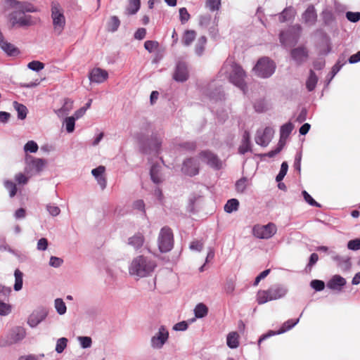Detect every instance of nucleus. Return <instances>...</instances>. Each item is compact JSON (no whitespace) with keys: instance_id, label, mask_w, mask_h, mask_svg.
I'll return each instance as SVG.
<instances>
[{"instance_id":"nucleus-1","label":"nucleus","mask_w":360,"mask_h":360,"mask_svg":"<svg viewBox=\"0 0 360 360\" xmlns=\"http://www.w3.org/2000/svg\"><path fill=\"white\" fill-rule=\"evenodd\" d=\"M6 9H12L8 15V21L13 28H27L34 26L40 22V18L26 14V13H36L39 8L30 2L18 0H5Z\"/></svg>"},{"instance_id":"nucleus-2","label":"nucleus","mask_w":360,"mask_h":360,"mask_svg":"<svg viewBox=\"0 0 360 360\" xmlns=\"http://www.w3.org/2000/svg\"><path fill=\"white\" fill-rule=\"evenodd\" d=\"M219 74L228 78L230 82L240 88L244 93L246 90L245 78L246 74L243 68L236 64L233 58H228L220 70Z\"/></svg>"},{"instance_id":"nucleus-3","label":"nucleus","mask_w":360,"mask_h":360,"mask_svg":"<svg viewBox=\"0 0 360 360\" xmlns=\"http://www.w3.org/2000/svg\"><path fill=\"white\" fill-rule=\"evenodd\" d=\"M156 266L155 261L141 255L134 258L131 261L129 267V272L130 275L139 278L147 277L151 276Z\"/></svg>"},{"instance_id":"nucleus-4","label":"nucleus","mask_w":360,"mask_h":360,"mask_svg":"<svg viewBox=\"0 0 360 360\" xmlns=\"http://www.w3.org/2000/svg\"><path fill=\"white\" fill-rule=\"evenodd\" d=\"M51 18L54 32L57 35H60L65 25V18L63 8L58 3L53 2L51 4Z\"/></svg>"},{"instance_id":"nucleus-5","label":"nucleus","mask_w":360,"mask_h":360,"mask_svg":"<svg viewBox=\"0 0 360 360\" xmlns=\"http://www.w3.org/2000/svg\"><path fill=\"white\" fill-rule=\"evenodd\" d=\"M276 65L269 58H260L254 68L255 75L262 78H268L275 72Z\"/></svg>"},{"instance_id":"nucleus-6","label":"nucleus","mask_w":360,"mask_h":360,"mask_svg":"<svg viewBox=\"0 0 360 360\" xmlns=\"http://www.w3.org/2000/svg\"><path fill=\"white\" fill-rule=\"evenodd\" d=\"M158 243L161 252H167L172 249L174 239L173 233L170 228L165 226L160 230Z\"/></svg>"},{"instance_id":"nucleus-7","label":"nucleus","mask_w":360,"mask_h":360,"mask_svg":"<svg viewBox=\"0 0 360 360\" xmlns=\"http://www.w3.org/2000/svg\"><path fill=\"white\" fill-rule=\"evenodd\" d=\"M277 231V227L274 223L266 225L257 224L252 229V234L259 239H269L274 236Z\"/></svg>"},{"instance_id":"nucleus-8","label":"nucleus","mask_w":360,"mask_h":360,"mask_svg":"<svg viewBox=\"0 0 360 360\" xmlns=\"http://www.w3.org/2000/svg\"><path fill=\"white\" fill-rule=\"evenodd\" d=\"M162 137L159 134H153L150 139L141 146L143 153L146 154L158 155L161 149Z\"/></svg>"},{"instance_id":"nucleus-9","label":"nucleus","mask_w":360,"mask_h":360,"mask_svg":"<svg viewBox=\"0 0 360 360\" xmlns=\"http://www.w3.org/2000/svg\"><path fill=\"white\" fill-rule=\"evenodd\" d=\"M169 339V331L164 326H160L158 331L151 337L150 346L154 349H160Z\"/></svg>"},{"instance_id":"nucleus-10","label":"nucleus","mask_w":360,"mask_h":360,"mask_svg":"<svg viewBox=\"0 0 360 360\" xmlns=\"http://www.w3.org/2000/svg\"><path fill=\"white\" fill-rule=\"evenodd\" d=\"M25 335L26 331L24 328L15 326L8 333L1 345L6 347L16 344L22 340Z\"/></svg>"},{"instance_id":"nucleus-11","label":"nucleus","mask_w":360,"mask_h":360,"mask_svg":"<svg viewBox=\"0 0 360 360\" xmlns=\"http://www.w3.org/2000/svg\"><path fill=\"white\" fill-rule=\"evenodd\" d=\"M274 134L273 128L267 127L264 130H257L255 135V142L257 144L266 147L271 142Z\"/></svg>"},{"instance_id":"nucleus-12","label":"nucleus","mask_w":360,"mask_h":360,"mask_svg":"<svg viewBox=\"0 0 360 360\" xmlns=\"http://www.w3.org/2000/svg\"><path fill=\"white\" fill-rule=\"evenodd\" d=\"M199 157L202 162L215 169H219L222 167V162L214 153L210 150H203L200 152Z\"/></svg>"},{"instance_id":"nucleus-13","label":"nucleus","mask_w":360,"mask_h":360,"mask_svg":"<svg viewBox=\"0 0 360 360\" xmlns=\"http://www.w3.org/2000/svg\"><path fill=\"white\" fill-rule=\"evenodd\" d=\"M299 321V319L296 320L289 319L286 321L285 322L283 323L281 328L278 331H270L268 334H264L262 336H261L258 340V344L260 345V343L263 340H264L265 339L271 335H279L290 330L298 323Z\"/></svg>"},{"instance_id":"nucleus-14","label":"nucleus","mask_w":360,"mask_h":360,"mask_svg":"<svg viewBox=\"0 0 360 360\" xmlns=\"http://www.w3.org/2000/svg\"><path fill=\"white\" fill-rule=\"evenodd\" d=\"M184 174L190 176H195L199 172V163L195 158H188L184 163L181 168Z\"/></svg>"},{"instance_id":"nucleus-15","label":"nucleus","mask_w":360,"mask_h":360,"mask_svg":"<svg viewBox=\"0 0 360 360\" xmlns=\"http://www.w3.org/2000/svg\"><path fill=\"white\" fill-rule=\"evenodd\" d=\"M47 316V311L44 309L34 310L28 317L27 324L31 328H34L44 321Z\"/></svg>"},{"instance_id":"nucleus-16","label":"nucleus","mask_w":360,"mask_h":360,"mask_svg":"<svg viewBox=\"0 0 360 360\" xmlns=\"http://www.w3.org/2000/svg\"><path fill=\"white\" fill-rule=\"evenodd\" d=\"M108 72L99 68L91 70L89 75L90 81L97 84L103 83L108 79Z\"/></svg>"},{"instance_id":"nucleus-17","label":"nucleus","mask_w":360,"mask_h":360,"mask_svg":"<svg viewBox=\"0 0 360 360\" xmlns=\"http://www.w3.org/2000/svg\"><path fill=\"white\" fill-rule=\"evenodd\" d=\"M188 72L187 66L184 63H179L176 65L175 72L173 75L174 79L177 82H183L187 80Z\"/></svg>"},{"instance_id":"nucleus-18","label":"nucleus","mask_w":360,"mask_h":360,"mask_svg":"<svg viewBox=\"0 0 360 360\" xmlns=\"http://www.w3.org/2000/svg\"><path fill=\"white\" fill-rule=\"evenodd\" d=\"M271 301L283 297L288 292L286 287L281 285H275L268 289Z\"/></svg>"},{"instance_id":"nucleus-19","label":"nucleus","mask_w":360,"mask_h":360,"mask_svg":"<svg viewBox=\"0 0 360 360\" xmlns=\"http://www.w3.org/2000/svg\"><path fill=\"white\" fill-rule=\"evenodd\" d=\"M290 55L297 64H301L307 60L308 51L306 48L301 46L293 49L290 52Z\"/></svg>"},{"instance_id":"nucleus-20","label":"nucleus","mask_w":360,"mask_h":360,"mask_svg":"<svg viewBox=\"0 0 360 360\" xmlns=\"http://www.w3.org/2000/svg\"><path fill=\"white\" fill-rule=\"evenodd\" d=\"M346 285V280L340 275L333 276L327 283L329 289L340 292L343 286Z\"/></svg>"},{"instance_id":"nucleus-21","label":"nucleus","mask_w":360,"mask_h":360,"mask_svg":"<svg viewBox=\"0 0 360 360\" xmlns=\"http://www.w3.org/2000/svg\"><path fill=\"white\" fill-rule=\"evenodd\" d=\"M150 175L152 181L155 184H159L164 180L161 172V166L159 164H154L151 166Z\"/></svg>"},{"instance_id":"nucleus-22","label":"nucleus","mask_w":360,"mask_h":360,"mask_svg":"<svg viewBox=\"0 0 360 360\" xmlns=\"http://www.w3.org/2000/svg\"><path fill=\"white\" fill-rule=\"evenodd\" d=\"M316 18L317 15L313 6H309L302 14V19L309 26L315 24Z\"/></svg>"},{"instance_id":"nucleus-23","label":"nucleus","mask_w":360,"mask_h":360,"mask_svg":"<svg viewBox=\"0 0 360 360\" xmlns=\"http://www.w3.org/2000/svg\"><path fill=\"white\" fill-rule=\"evenodd\" d=\"M73 108V101L69 98L64 101L63 106L55 111L59 117H64L68 115Z\"/></svg>"},{"instance_id":"nucleus-24","label":"nucleus","mask_w":360,"mask_h":360,"mask_svg":"<svg viewBox=\"0 0 360 360\" xmlns=\"http://www.w3.org/2000/svg\"><path fill=\"white\" fill-rule=\"evenodd\" d=\"M26 161L29 162L30 165L37 172L42 171L46 163L44 159L35 158L32 156H27Z\"/></svg>"},{"instance_id":"nucleus-25","label":"nucleus","mask_w":360,"mask_h":360,"mask_svg":"<svg viewBox=\"0 0 360 360\" xmlns=\"http://www.w3.org/2000/svg\"><path fill=\"white\" fill-rule=\"evenodd\" d=\"M144 240L145 239L143 234L138 233L129 238L128 244L132 246L134 249L138 250L143 246Z\"/></svg>"},{"instance_id":"nucleus-26","label":"nucleus","mask_w":360,"mask_h":360,"mask_svg":"<svg viewBox=\"0 0 360 360\" xmlns=\"http://www.w3.org/2000/svg\"><path fill=\"white\" fill-rule=\"evenodd\" d=\"M296 14V11L293 7L289 6L285 8L278 15V19L281 22L292 19Z\"/></svg>"},{"instance_id":"nucleus-27","label":"nucleus","mask_w":360,"mask_h":360,"mask_svg":"<svg viewBox=\"0 0 360 360\" xmlns=\"http://www.w3.org/2000/svg\"><path fill=\"white\" fill-rule=\"evenodd\" d=\"M214 86V84H210L209 86V92H208V96L213 100L219 101L222 100L224 98V94L223 91L221 89V87H218L215 89L214 91H211L213 87Z\"/></svg>"},{"instance_id":"nucleus-28","label":"nucleus","mask_w":360,"mask_h":360,"mask_svg":"<svg viewBox=\"0 0 360 360\" xmlns=\"http://www.w3.org/2000/svg\"><path fill=\"white\" fill-rule=\"evenodd\" d=\"M239 335L237 332H231L228 334L226 343L229 347L231 349L237 348L239 345Z\"/></svg>"},{"instance_id":"nucleus-29","label":"nucleus","mask_w":360,"mask_h":360,"mask_svg":"<svg viewBox=\"0 0 360 360\" xmlns=\"http://www.w3.org/2000/svg\"><path fill=\"white\" fill-rule=\"evenodd\" d=\"M141 6L140 0H129V5L126 8L127 15H134L138 12Z\"/></svg>"},{"instance_id":"nucleus-30","label":"nucleus","mask_w":360,"mask_h":360,"mask_svg":"<svg viewBox=\"0 0 360 360\" xmlns=\"http://www.w3.org/2000/svg\"><path fill=\"white\" fill-rule=\"evenodd\" d=\"M293 128H294V126L291 122H288V123L283 124L281 127V130H280L281 138H280V141H279V142L281 143H283L282 141L283 139H285L290 135V134L292 131Z\"/></svg>"},{"instance_id":"nucleus-31","label":"nucleus","mask_w":360,"mask_h":360,"mask_svg":"<svg viewBox=\"0 0 360 360\" xmlns=\"http://www.w3.org/2000/svg\"><path fill=\"white\" fill-rule=\"evenodd\" d=\"M196 37V32L194 30H186L185 31L183 37L182 43L184 46H188L194 41Z\"/></svg>"},{"instance_id":"nucleus-32","label":"nucleus","mask_w":360,"mask_h":360,"mask_svg":"<svg viewBox=\"0 0 360 360\" xmlns=\"http://www.w3.org/2000/svg\"><path fill=\"white\" fill-rule=\"evenodd\" d=\"M318 82V77L313 70H310L309 76L306 82V86L309 91H313Z\"/></svg>"},{"instance_id":"nucleus-33","label":"nucleus","mask_w":360,"mask_h":360,"mask_svg":"<svg viewBox=\"0 0 360 360\" xmlns=\"http://www.w3.org/2000/svg\"><path fill=\"white\" fill-rule=\"evenodd\" d=\"M239 202L237 199L232 198L229 200L224 205V211L227 213H231L238 210Z\"/></svg>"},{"instance_id":"nucleus-34","label":"nucleus","mask_w":360,"mask_h":360,"mask_svg":"<svg viewBox=\"0 0 360 360\" xmlns=\"http://www.w3.org/2000/svg\"><path fill=\"white\" fill-rule=\"evenodd\" d=\"M13 107L18 112V118L20 120H24L26 117L27 112L26 106L15 101L13 102Z\"/></svg>"},{"instance_id":"nucleus-35","label":"nucleus","mask_w":360,"mask_h":360,"mask_svg":"<svg viewBox=\"0 0 360 360\" xmlns=\"http://www.w3.org/2000/svg\"><path fill=\"white\" fill-rule=\"evenodd\" d=\"M206 43L207 38L205 36H202L198 39L195 47V52L198 56H200L202 55Z\"/></svg>"},{"instance_id":"nucleus-36","label":"nucleus","mask_w":360,"mask_h":360,"mask_svg":"<svg viewBox=\"0 0 360 360\" xmlns=\"http://www.w3.org/2000/svg\"><path fill=\"white\" fill-rule=\"evenodd\" d=\"M14 276H15L14 290L15 291H19L22 288L23 274L19 269H17L15 270Z\"/></svg>"},{"instance_id":"nucleus-37","label":"nucleus","mask_w":360,"mask_h":360,"mask_svg":"<svg viewBox=\"0 0 360 360\" xmlns=\"http://www.w3.org/2000/svg\"><path fill=\"white\" fill-rule=\"evenodd\" d=\"M208 312V309L205 306V304L202 303L198 304L194 309L195 316L197 318H203L205 317Z\"/></svg>"},{"instance_id":"nucleus-38","label":"nucleus","mask_w":360,"mask_h":360,"mask_svg":"<svg viewBox=\"0 0 360 360\" xmlns=\"http://www.w3.org/2000/svg\"><path fill=\"white\" fill-rule=\"evenodd\" d=\"M269 290H259L257 294V302L259 304H263L271 301Z\"/></svg>"},{"instance_id":"nucleus-39","label":"nucleus","mask_w":360,"mask_h":360,"mask_svg":"<svg viewBox=\"0 0 360 360\" xmlns=\"http://www.w3.org/2000/svg\"><path fill=\"white\" fill-rule=\"evenodd\" d=\"M54 307L56 308V311L60 315L65 314L67 311L65 303L61 298H57L55 300Z\"/></svg>"},{"instance_id":"nucleus-40","label":"nucleus","mask_w":360,"mask_h":360,"mask_svg":"<svg viewBox=\"0 0 360 360\" xmlns=\"http://www.w3.org/2000/svg\"><path fill=\"white\" fill-rule=\"evenodd\" d=\"M120 21L117 16H112L108 23V30L114 32L120 27Z\"/></svg>"},{"instance_id":"nucleus-41","label":"nucleus","mask_w":360,"mask_h":360,"mask_svg":"<svg viewBox=\"0 0 360 360\" xmlns=\"http://www.w3.org/2000/svg\"><path fill=\"white\" fill-rule=\"evenodd\" d=\"M75 117H68L64 119L63 124L65 126V129L68 133H72L75 130Z\"/></svg>"},{"instance_id":"nucleus-42","label":"nucleus","mask_w":360,"mask_h":360,"mask_svg":"<svg viewBox=\"0 0 360 360\" xmlns=\"http://www.w3.org/2000/svg\"><path fill=\"white\" fill-rule=\"evenodd\" d=\"M247 179L243 177L238 180L236 183V190L238 193H243L247 188Z\"/></svg>"},{"instance_id":"nucleus-43","label":"nucleus","mask_w":360,"mask_h":360,"mask_svg":"<svg viewBox=\"0 0 360 360\" xmlns=\"http://www.w3.org/2000/svg\"><path fill=\"white\" fill-rule=\"evenodd\" d=\"M38 145L34 141H27L24 146V150L25 153H36L38 150Z\"/></svg>"},{"instance_id":"nucleus-44","label":"nucleus","mask_w":360,"mask_h":360,"mask_svg":"<svg viewBox=\"0 0 360 360\" xmlns=\"http://www.w3.org/2000/svg\"><path fill=\"white\" fill-rule=\"evenodd\" d=\"M27 68L33 71L39 72L44 68V64L39 60H32L27 64Z\"/></svg>"},{"instance_id":"nucleus-45","label":"nucleus","mask_w":360,"mask_h":360,"mask_svg":"<svg viewBox=\"0 0 360 360\" xmlns=\"http://www.w3.org/2000/svg\"><path fill=\"white\" fill-rule=\"evenodd\" d=\"M288 169V163L286 162H283L281 164L279 173L278 174V175L276 177V181L277 182H280L281 181H282L283 179V178L285 177V176L287 174Z\"/></svg>"},{"instance_id":"nucleus-46","label":"nucleus","mask_w":360,"mask_h":360,"mask_svg":"<svg viewBox=\"0 0 360 360\" xmlns=\"http://www.w3.org/2000/svg\"><path fill=\"white\" fill-rule=\"evenodd\" d=\"M68 339L65 338H60L57 340L56 345V351L57 353H62L67 347Z\"/></svg>"},{"instance_id":"nucleus-47","label":"nucleus","mask_w":360,"mask_h":360,"mask_svg":"<svg viewBox=\"0 0 360 360\" xmlns=\"http://www.w3.org/2000/svg\"><path fill=\"white\" fill-rule=\"evenodd\" d=\"M4 186L8 191L9 195L11 198L15 196L17 192V188L15 184L13 181L8 180L5 181Z\"/></svg>"},{"instance_id":"nucleus-48","label":"nucleus","mask_w":360,"mask_h":360,"mask_svg":"<svg viewBox=\"0 0 360 360\" xmlns=\"http://www.w3.org/2000/svg\"><path fill=\"white\" fill-rule=\"evenodd\" d=\"M78 341L81 347L84 349L89 348L91 346L92 340L90 337L87 336H79L78 337Z\"/></svg>"},{"instance_id":"nucleus-49","label":"nucleus","mask_w":360,"mask_h":360,"mask_svg":"<svg viewBox=\"0 0 360 360\" xmlns=\"http://www.w3.org/2000/svg\"><path fill=\"white\" fill-rule=\"evenodd\" d=\"M221 0H207L206 6L210 11H214L219 9Z\"/></svg>"},{"instance_id":"nucleus-50","label":"nucleus","mask_w":360,"mask_h":360,"mask_svg":"<svg viewBox=\"0 0 360 360\" xmlns=\"http://www.w3.org/2000/svg\"><path fill=\"white\" fill-rule=\"evenodd\" d=\"M310 286L316 291H321L325 288V283L321 280H312L310 283Z\"/></svg>"},{"instance_id":"nucleus-51","label":"nucleus","mask_w":360,"mask_h":360,"mask_svg":"<svg viewBox=\"0 0 360 360\" xmlns=\"http://www.w3.org/2000/svg\"><path fill=\"white\" fill-rule=\"evenodd\" d=\"M46 210L49 212V213L53 217H56V216L59 215L60 213V208L56 205H54L52 204H48V205H46Z\"/></svg>"},{"instance_id":"nucleus-52","label":"nucleus","mask_w":360,"mask_h":360,"mask_svg":"<svg viewBox=\"0 0 360 360\" xmlns=\"http://www.w3.org/2000/svg\"><path fill=\"white\" fill-rule=\"evenodd\" d=\"M347 248L354 251L360 250V238L349 240L347 243Z\"/></svg>"},{"instance_id":"nucleus-53","label":"nucleus","mask_w":360,"mask_h":360,"mask_svg":"<svg viewBox=\"0 0 360 360\" xmlns=\"http://www.w3.org/2000/svg\"><path fill=\"white\" fill-rule=\"evenodd\" d=\"M346 17L350 22H356L360 20V13L348 11L346 13Z\"/></svg>"},{"instance_id":"nucleus-54","label":"nucleus","mask_w":360,"mask_h":360,"mask_svg":"<svg viewBox=\"0 0 360 360\" xmlns=\"http://www.w3.org/2000/svg\"><path fill=\"white\" fill-rule=\"evenodd\" d=\"M179 18L182 24L186 23L190 18V14L186 8H181L179 9Z\"/></svg>"},{"instance_id":"nucleus-55","label":"nucleus","mask_w":360,"mask_h":360,"mask_svg":"<svg viewBox=\"0 0 360 360\" xmlns=\"http://www.w3.org/2000/svg\"><path fill=\"white\" fill-rule=\"evenodd\" d=\"M251 150L250 141L245 142L241 141V144L239 146L238 152L240 154L244 155L248 151Z\"/></svg>"},{"instance_id":"nucleus-56","label":"nucleus","mask_w":360,"mask_h":360,"mask_svg":"<svg viewBox=\"0 0 360 360\" xmlns=\"http://www.w3.org/2000/svg\"><path fill=\"white\" fill-rule=\"evenodd\" d=\"M11 311V307L8 304L0 301V315H8Z\"/></svg>"},{"instance_id":"nucleus-57","label":"nucleus","mask_w":360,"mask_h":360,"mask_svg":"<svg viewBox=\"0 0 360 360\" xmlns=\"http://www.w3.org/2000/svg\"><path fill=\"white\" fill-rule=\"evenodd\" d=\"M303 197L307 202H308L311 206L320 207V204L316 202L312 197L306 191H302Z\"/></svg>"},{"instance_id":"nucleus-58","label":"nucleus","mask_w":360,"mask_h":360,"mask_svg":"<svg viewBox=\"0 0 360 360\" xmlns=\"http://www.w3.org/2000/svg\"><path fill=\"white\" fill-rule=\"evenodd\" d=\"M235 290V283L232 279L227 280L225 285L224 290L227 294H231Z\"/></svg>"},{"instance_id":"nucleus-59","label":"nucleus","mask_w":360,"mask_h":360,"mask_svg":"<svg viewBox=\"0 0 360 360\" xmlns=\"http://www.w3.org/2000/svg\"><path fill=\"white\" fill-rule=\"evenodd\" d=\"M63 262V260L61 258L51 256L49 260V265L53 267L58 268L62 265Z\"/></svg>"},{"instance_id":"nucleus-60","label":"nucleus","mask_w":360,"mask_h":360,"mask_svg":"<svg viewBox=\"0 0 360 360\" xmlns=\"http://www.w3.org/2000/svg\"><path fill=\"white\" fill-rule=\"evenodd\" d=\"M203 248V243L200 240H194L190 244V249L191 250H195L198 252H200Z\"/></svg>"},{"instance_id":"nucleus-61","label":"nucleus","mask_w":360,"mask_h":360,"mask_svg":"<svg viewBox=\"0 0 360 360\" xmlns=\"http://www.w3.org/2000/svg\"><path fill=\"white\" fill-rule=\"evenodd\" d=\"M180 147L185 150L191 151L194 150L196 148V144L195 142L189 141V142H184L180 144Z\"/></svg>"},{"instance_id":"nucleus-62","label":"nucleus","mask_w":360,"mask_h":360,"mask_svg":"<svg viewBox=\"0 0 360 360\" xmlns=\"http://www.w3.org/2000/svg\"><path fill=\"white\" fill-rule=\"evenodd\" d=\"M158 46V42L154 41H146L144 43V47L146 50H148L150 53L153 52L155 49H156Z\"/></svg>"},{"instance_id":"nucleus-63","label":"nucleus","mask_w":360,"mask_h":360,"mask_svg":"<svg viewBox=\"0 0 360 360\" xmlns=\"http://www.w3.org/2000/svg\"><path fill=\"white\" fill-rule=\"evenodd\" d=\"M211 20V16L208 14L201 15L199 19V25L202 27H207Z\"/></svg>"},{"instance_id":"nucleus-64","label":"nucleus","mask_w":360,"mask_h":360,"mask_svg":"<svg viewBox=\"0 0 360 360\" xmlns=\"http://www.w3.org/2000/svg\"><path fill=\"white\" fill-rule=\"evenodd\" d=\"M41 357H44V354L39 356L34 354H28L20 356L18 360H40Z\"/></svg>"}]
</instances>
